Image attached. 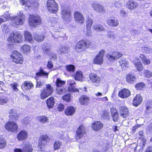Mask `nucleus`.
I'll return each mask as SVG.
<instances>
[{"label":"nucleus","mask_w":152,"mask_h":152,"mask_svg":"<svg viewBox=\"0 0 152 152\" xmlns=\"http://www.w3.org/2000/svg\"><path fill=\"white\" fill-rule=\"evenodd\" d=\"M29 24L32 27H36L41 23L40 17L38 15H30L28 19Z\"/></svg>","instance_id":"obj_1"},{"label":"nucleus","mask_w":152,"mask_h":152,"mask_svg":"<svg viewBox=\"0 0 152 152\" xmlns=\"http://www.w3.org/2000/svg\"><path fill=\"white\" fill-rule=\"evenodd\" d=\"M22 35L18 33L12 32L10 34L8 39V41L11 43L20 42L23 40Z\"/></svg>","instance_id":"obj_2"},{"label":"nucleus","mask_w":152,"mask_h":152,"mask_svg":"<svg viewBox=\"0 0 152 152\" xmlns=\"http://www.w3.org/2000/svg\"><path fill=\"white\" fill-rule=\"evenodd\" d=\"M91 43L88 40H81L77 42L75 47V49L78 51H82L88 48Z\"/></svg>","instance_id":"obj_3"},{"label":"nucleus","mask_w":152,"mask_h":152,"mask_svg":"<svg viewBox=\"0 0 152 152\" xmlns=\"http://www.w3.org/2000/svg\"><path fill=\"white\" fill-rule=\"evenodd\" d=\"M12 20L13 23L16 26L22 25L25 20V16L23 13L20 12L18 16H16L12 18Z\"/></svg>","instance_id":"obj_4"},{"label":"nucleus","mask_w":152,"mask_h":152,"mask_svg":"<svg viewBox=\"0 0 152 152\" xmlns=\"http://www.w3.org/2000/svg\"><path fill=\"white\" fill-rule=\"evenodd\" d=\"M47 7L50 13H55L58 9V5L54 0H48Z\"/></svg>","instance_id":"obj_5"},{"label":"nucleus","mask_w":152,"mask_h":152,"mask_svg":"<svg viewBox=\"0 0 152 152\" xmlns=\"http://www.w3.org/2000/svg\"><path fill=\"white\" fill-rule=\"evenodd\" d=\"M46 85V88L44 89L40 94V98L43 99L50 95L53 91V87L50 84Z\"/></svg>","instance_id":"obj_6"},{"label":"nucleus","mask_w":152,"mask_h":152,"mask_svg":"<svg viewBox=\"0 0 152 152\" xmlns=\"http://www.w3.org/2000/svg\"><path fill=\"white\" fill-rule=\"evenodd\" d=\"M11 58L13 62L17 64H21L23 61L22 56L16 50L13 51L11 55Z\"/></svg>","instance_id":"obj_7"},{"label":"nucleus","mask_w":152,"mask_h":152,"mask_svg":"<svg viewBox=\"0 0 152 152\" xmlns=\"http://www.w3.org/2000/svg\"><path fill=\"white\" fill-rule=\"evenodd\" d=\"M50 138L46 134L42 135L41 136L39 142L38 148L43 151L46 143L50 140Z\"/></svg>","instance_id":"obj_8"},{"label":"nucleus","mask_w":152,"mask_h":152,"mask_svg":"<svg viewBox=\"0 0 152 152\" xmlns=\"http://www.w3.org/2000/svg\"><path fill=\"white\" fill-rule=\"evenodd\" d=\"M5 128L9 132H14L17 131L18 125L13 121H9L5 125Z\"/></svg>","instance_id":"obj_9"},{"label":"nucleus","mask_w":152,"mask_h":152,"mask_svg":"<svg viewBox=\"0 0 152 152\" xmlns=\"http://www.w3.org/2000/svg\"><path fill=\"white\" fill-rule=\"evenodd\" d=\"M104 53V50H103L101 51L94 59V63L99 64H102L103 61V57Z\"/></svg>","instance_id":"obj_10"},{"label":"nucleus","mask_w":152,"mask_h":152,"mask_svg":"<svg viewBox=\"0 0 152 152\" xmlns=\"http://www.w3.org/2000/svg\"><path fill=\"white\" fill-rule=\"evenodd\" d=\"M92 6L93 9L98 13L103 14L105 11L104 7L96 2H94Z\"/></svg>","instance_id":"obj_11"},{"label":"nucleus","mask_w":152,"mask_h":152,"mask_svg":"<svg viewBox=\"0 0 152 152\" xmlns=\"http://www.w3.org/2000/svg\"><path fill=\"white\" fill-rule=\"evenodd\" d=\"M76 139L77 140H79L83 137L86 134L85 128L83 125L80 126L77 129L76 131Z\"/></svg>","instance_id":"obj_12"},{"label":"nucleus","mask_w":152,"mask_h":152,"mask_svg":"<svg viewBox=\"0 0 152 152\" xmlns=\"http://www.w3.org/2000/svg\"><path fill=\"white\" fill-rule=\"evenodd\" d=\"M67 83L69 85L68 90L70 93L79 92V90L75 88V85L76 84V83L74 80H69L67 81Z\"/></svg>","instance_id":"obj_13"},{"label":"nucleus","mask_w":152,"mask_h":152,"mask_svg":"<svg viewBox=\"0 0 152 152\" xmlns=\"http://www.w3.org/2000/svg\"><path fill=\"white\" fill-rule=\"evenodd\" d=\"M119 110L121 115L122 117L125 118L129 115V113L128 109L124 105L120 106Z\"/></svg>","instance_id":"obj_14"},{"label":"nucleus","mask_w":152,"mask_h":152,"mask_svg":"<svg viewBox=\"0 0 152 152\" xmlns=\"http://www.w3.org/2000/svg\"><path fill=\"white\" fill-rule=\"evenodd\" d=\"M62 17L65 20L68 19L70 17V10L68 8L62 7L61 8Z\"/></svg>","instance_id":"obj_15"},{"label":"nucleus","mask_w":152,"mask_h":152,"mask_svg":"<svg viewBox=\"0 0 152 152\" xmlns=\"http://www.w3.org/2000/svg\"><path fill=\"white\" fill-rule=\"evenodd\" d=\"M107 24L111 27L117 26L119 25L118 20L115 18H110L107 20Z\"/></svg>","instance_id":"obj_16"},{"label":"nucleus","mask_w":152,"mask_h":152,"mask_svg":"<svg viewBox=\"0 0 152 152\" xmlns=\"http://www.w3.org/2000/svg\"><path fill=\"white\" fill-rule=\"evenodd\" d=\"M90 78L91 81L94 83L95 85L97 86L99 85L101 80L99 77L96 74H91L90 75Z\"/></svg>","instance_id":"obj_17"},{"label":"nucleus","mask_w":152,"mask_h":152,"mask_svg":"<svg viewBox=\"0 0 152 152\" xmlns=\"http://www.w3.org/2000/svg\"><path fill=\"white\" fill-rule=\"evenodd\" d=\"M146 142V140L145 139H142L141 142L139 144H137L134 149V151L138 152H142L143 150Z\"/></svg>","instance_id":"obj_18"},{"label":"nucleus","mask_w":152,"mask_h":152,"mask_svg":"<svg viewBox=\"0 0 152 152\" xmlns=\"http://www.w3.org/2000/svg\"><path fill=\"white\" fill-rule=\"evenodd\" d=\"M69 50V48L66 46L61 45L58 47L56 51L58 54L62 55L67 53Z\"/></svg>","instance_id":"obj_19"},{"label":"nucleus","mask_w":152,"mask_h":152,"mask_svg":"<svg viewBox=\"0 0 152 152\" xmlns=\"http://www.w3.org/2000/svg\"><path fill=\"white\" fill-rule=\"evenodd\" d=\"M103 125L100 121L94 122L92 124V127L93 130L98 131L103 128Z\"/></svg>","instance_id":"obj_20"},{"label":"nucleus","mask_w":152,"mask_h":152,"mask_svg":"<svg viewBox=\"0 0 152 152\" xmlns=\"http://www.w3.org/2000/svg\"><path fill=\"white\" fill-rule=\"evenodd\" d=\"M23 152H32L33 147L31 144L28 142H24L22 145Z\"/></svg>","instance_id":"obj_21"},{"label":"nucleus","mask_w":152,"mask_h":152,"mask_svg":"<svg viewBox=\"0 0 152 152\" xmlns=\"http://www.w3.org/2000/svg\"><path fill=\"white\" fill-rule=\"evenodd\" d=\"M119 96L122 98L128 97L130 95V92L126 89H123L120 91L118 93Z\"/></svg>","instance_id":"obj_22"},{"label":"nucleus","mask_w":152,"mask_h":152,"mask_svg":"<svg viewBox=\"0 0 152 152\" xmlns=\"http://www.w3.org/2000/svg\"><path fill=\"white\" fill-rule=\"evenodd\" d=\"M142 100V96L139 94H137L134 99L133 104L135 106H137L141 103Z\"/></svg>","instance_id":"obj_23"},{"label":"nucleus","mask_w":152,"mask_h":152,"mask_svg":"<svg viewBox=\"0 0 152 152\" xmlns=\"http://www.w3.org/2000/svg\"><path fill=\"white\" fill-rule=\"evenodd\" d=\"M74 16L75 20L76 21L81 23L83 22L84 19L82 14L79 12H76L75 13Z\"/></svg>","instance_id":"obj_24"},{"label":"nucleus","mask_w":152,"mask_h":152,"mask_svg":"<svg viewBox=\"0 0 152 152\" xmlns=\"http://www.w3.org/2000/svg\"><path fill=\"white\" fill-rule=\"evenodd\" d=\"M34 39L38 42H41L44 40V36L43 34L36 32L33 34Z\"/></svg>","instance_id":"obj_25"},{"label":"nucleus","mask_w":152,"mask_h":152,"mask_svg":"<svg viewBox=\"0 0 152 152\" xmlns=\"http://www.w3.org/2000/svg\"><path fill=\"white\" fill-rule=\"evenodd\" d=\"M27 135V133L26 131L22 130L18 134L17 139L19 140H23L26 138Z\"/></svg>","instance_id":"obj_26"},{"label":"nucleus","mask_w":152,"mask_h":152,"mask_svg":"<svg viewBox=\"0 0 152 152\" xmlns=\"http://www.w3.org/2000/svg\"><path fill=\"white\" fill-rule=\"evenodd\" d=\"M111 115L113 120L114 122H116L118 119V115L117 111L114 108H112L111 109Z\"/></svg>","instance_id":"obj_27"},{"label":"nucleus","mask_w":152,"mask_h":152,"mask_svg":"<svg viewBox=\"0 0 152 152\" xmlns=\"http://www.w3.org/2000/svg\"><path fill=\"white\" fill-rule=\"evenodd\" d=\"M126 81L129 83L133 84L136 82V77L134 75L129 74L127 75Z\"/></svg>","instance_id":"obj_28"},{"label":"nucleus","mask_w":152,"mask_h":152,"mask_svg":"<svg viewBox=\"0 0 152 152\" xmlns=\"http://www.w3.org/2000/svg\"><path fill=\"white\" fill-rule=\"evenodd\" d=\"M33 86L34 85L32 83L26 81L21 86V88L23 90H28L31 89Z\"/></svg>","instance_id":"obj_29"},{"label":"nucleus","mask_w":152,"mask_h":152,"mask_svg":"<svg viewBox=\"0 0 152 152\" xmlns=\"http://www.w3.org/2000/svg\"><path fill=\"white\" fill-rule=\"evenodd\" d=\"M18 117V114L15 109H12L10 110L9 113V117L10 118L17 119Z\"/></svg>","instance_id":"obj_30"},{"label":"nucleus","mask_w":152,"mask_h":152,"mask_svg":"<svg viewBox=\"0 0 152 152\" xmlns=\"http://www.w3.org/2000/svg\"><path fill=\"white\" fill-rule=\"evenodd\" d=\"M119 63L122 68L124 70L126 69L128 67V62L124 58H121L119 60Z\"/></svg>","instance_id":"obj_31"},{"label":"nucleus","mask_w":152,"mask_h":152,"mask_svg":"<svg viewBox=\"0 0 152 152\" xmlns=\"http://www.w3.org/2000/svg\"><path fill=\"white\" fill-rule=\"evenodd\" d=\"M75 110L72 106H69L65 109V113L67 115H72L74 113Z\"/></svg>","instance_id":"obj_32"},{"label":"nucleus","mask_w":152,"mask_h":152,"mask_svg":"<svg viewBox=\"0 0 152 152\" xmlns=\"http://www.w3.org/2000/svg\"><path fill=\"white\" fill-rule=\"evenodd\" d=\"M138 6L137 3L133 1H129L127 4V6L130 10H133Z\"/></svg>","instance_id":"obj_33"},{"label":"nucleus","mask_w":152,"mask_h":152,"mask_svg":"<svg viewBox=\"0 0 152 152\" xmlns=\"http://www.w3.org/2000/svg\"><path fill=\"white\" fill-rule=\"evenodd\" d=\"M46 103L49 109L53 108L55 103L54 98L52 97L49 98L47 100Z\"/></svg>","instance_id":"obj_34"},{"label":"nucleus","mask_w":152,"mask_h":152,"mask_svg":"<svg viewBox=\"0 0 152 152\" xmlns=\"http://www.w3.org/2000/svg\"><path fill=\"white\" fill-rule=\"evenodd\" d=\"M24 37L26 40L30 42L33 41L32 37L31 34L28 31L25 32Z\"/></svg>","instance_id":"obj_35"},{"label":"nucleus","mask_w":152,"mask_h":152,"mask_svg":"<svg viewBox=\"0 0 152 152\" xmlns=\"http://www.w3.org/2000/svg\"><path fill=\"white\" fill-rule=\"evenodd\" d=\"M89 98L86 96H81L80 99V102L82 105L86 104L89 102Z\"/></svg>","instance_id":"obj_36"},{"label":"nucleus","mask_w":152,"mask_h":152,"mask_svg":"<svg viewBox=\"0 0 152 152\" xmlns=\"http://www.w3.org/2000/svg\"><path fill=\"white\" fill-rule=\"evenodd\" d=\"M72 76L75 78L76 80L83 81V74L82 72L80 71H77Z\"/></svg>","instance_id":"obj_37"},{"label":"nucleus","mask_w":152,"mask_h":152,"mask_svg":"<svg viewBox=\"0 0 152 152\" xmlns=\"http://www.w3.org/2000/svg\"><path fill=\"white\" fill-rule=\"evenodd\" d=\"M48 74L45 72L43 69L41 68L39 71L36 74V76L38 77L45 76L46 78H48Z\"/></svg>","instance_id":"obj_38"},{"label":"nucleus","mask_w":152,"mask_h":152,"mask_svg":"<svg viewBox=\"0 0 152 152\" xmlns=\"http://www.w3.org/2000/svg\"><path fill=\"white\" fill-rule=\"evenodd\" d=\"M37 120L41 123L44 124L48 122V118L46 116L42 115L37 117Z\"/></svg>","instance_id":"obj_39"},{"label":"nucleus","mask_w":152,"mask_h":152,"mask_svg":"<svg viewBox=\"0 0 152 152\" xmlns=\"http://www.w3.org/2000/svg\"><path fill=\"white\" fill-rule=\"evenodd\" d=\"M140 58L142 59L143 63L145 65H148L150 63V61L146 58L143 54H140Z\"/></svg>","instance_id":"obj_40"},{"label":"nucleus","mask_w":152,"mask_h":152,"mask_svg":"<svg viewBox=\"0 0 152 152\" xmlns=\"http://www.w3.org/2000/svg\"><path fill=\"white\" fill-rule=\"evenodd\" d=\"M66 68L67 71L70 73L74 72L75 70L74 66L71 64L66 65Z\"/></svg>","instance_id":"obj_41"},{"label":"nucleus","mask_w":152,"mask_h":152,"mask_svg":"<svg viewBox=\"0 0 152 152\" xmlns=\"http://www.w3.org/2000/svg\"><path fill=\"white\" fill-rule=\"evenodd\" d=\"M31 48L30 46L25 45L21 47L22 50L24 53H28L30 51Z\"/></svg>","instance_id":"obj_42"},{"label":"nucleus","mask_w":152,"mask_h":152,"mask_svg":"<svg viewBox=\"0 0 152 152\" xmlns=\"http://www.w3.org/2000/svg\"><path fill=\"white\" fill-rule=\"evenodd\" d=\"M101 117L102 118L104 119H110V115L109 113L107 110H104L102 112Z\"/></svg>","instance_id":"obj_43"},{"label":"nucleus","mask_w":152,"mask_h":152,"mask_svg":"<svg viewBox=\"0 0 152 152\" xmlns=\"http://www.w3.org/2000/svg\"><path fill=\"white\" fill-rule=\"evenodd\" d=\"M94 28L96 31H100L104 30L103 27L99 24H95L94 26Z\"/></svg>","instance_id":"obj_44"},{"label":"nucleus","mask_w":152,"mask_h":152,"mask_svg":"<svg viewBox=\"0 0 152 152\" xmlns=\"http://www.w3.org/2000/svg\"><path fill=\"white\" fill-rule=\"evenodd\" d=\"M93 23V20L90 18L88 17L86 20V28L90 29Z\"/></svg>","instance_id":"obj_45"},{"label":"nucleus","mask_w":152,"mask_h":152,"mask_svg":"<svg viewBox=\"0 0 152 152\" xmlns=\"http://www.w3.org/2000/svg\"><path fill=\"white\" fill-rule=\"evenodd\" d=\"M65 83V81H62L60 78H58L56 80V85L57 87H60L64 85Z\"/></svg>","instance_id":"obj_46"},{"label":"nucleus","mask_w":152,"mask_h":152,"mask_svg":"<svg viewBox=\"0 0 152 152\" xmlns=\"http://www.w3.org/2000/svg\"><path fill=\"white\" fill-rule=\"evenodd\" d=\"M8 101V99L6 96H0V104L4 105Z\"/></svg>","instance_id":"obj_47"},{"label":"nucleus","mask_w":152,"mask_h":152,"mask_svg":"<svg viewBox=\"0 0 152 152\" xmlns=\"http://www.w3.org/2000/svg\"><path fill=\"white\" fill-rule=\"evenodd\" d=\"M42 49L43 52L45 54H46V55H48L51 52L50 48L49 46H44L42 47Z\"/></svg>","instance_id":"obj_48"},{"label":"nucleus","mask_w":152,"mask_h":152,"mask_svg":"<svg viewBox=\"0 0 152 152\" xmlns=\"http://www.w3.org/2000/svg\"><path fill=\"white\" fill-rule=\"evenodd\" d=\"M145 86V85L144 83L140 82L137 83L135 87L137 90H140L144 88Z\"/></svg>","instance_id":"obj_49"},{"label":"nucleus","mask_w":152,"mask_h":152,"mask_svg":"<svg viewBox=\"0 0 152 152\" xmlns=\"http://www.w3.org/2000/svg\"><path fill=\"white\" fill-rule=\"evenodd\" d=\"M62 143L61 142L57 140L55 142L54 144V149L57 150L60 148V147Z\"/></svg>","instance_id":"obj_50"},{"label":"nucleus","mask_w":152,"mask_h":152,"mask_svg":"<svg viewBox=\"0 0 152 152\" xmlns=\"http://www.w3.org/2000/svg\"><path fill=\"white\" fill-rule=\"evenodd\" d=\"M1 29L2 31L4 32L7 33L10 31V29L8 28V26L4 24L1 25Z\"/></svg>","instance_id":"obj_51"},{"label":"nucleus","mask_w":152,"mask_h":152,"mask_svg":"<svg viewBox=\"0 0 152 152\" xmlns=\"http://www.w3.org/2000/svg\"><path fill=\"white\" fill-rule=\"evenodd\" d=\"M65 92L64 88L58 87L56 89V92L58 94H62Z\"/></svg>","instance_id":"obj_52"},{"label":"nucleus","mask_w":152,"mask_h":152,"mask_svg":"<svg viewBox=\"0 0 152 152\" xmlns=\"http://www.w3.org/2000/svg\"><path fill=\"white\" fill-rule=\"evenodd\" d=\"M107 36L109 37H112L113 39H114L116 37L115 34L111 31H108Z\"/></svg>","instance_id":"obj_53"},{"label":"nucleus","mask_w":152,"mask_h":152,"mask_svg":"<svg viewBox=\"0 0 152 152\" xmlns=\"http://www.w3.org/2000/svg\"><path fill=\"white\" fill-rule=\"evenodd\" d=\"M6 142L1 137H0V148H2L5 147Z\"/></svg>","instance_id":"obj_54"},{"label":"nucleus","mask_w":152,"mask_h":152,"mask_svg":"<svg viewBox=\"0 0 152 152\" xmlns=\"http://www.w3.org/2000/svg\"><path fill=\"white\" fill-rule=\"evenodd\" d=\"M113 55L114 56V57L115 60L118 59L122 56L121 53L117 52H113Z\"/></svg>","instance_id":"obj_55"},{"label":"nucleus","mask_w":152,"mask_h":152,"mask_svg":"<svg viewBox=\"0 0 152 152\" xmlns=\"http://www.w3.org/2000/svg\"><path fill=\"white\" fill-rule=\"evenodd\" d=\"M62 32L60 31H56L55 34H54L53 37L56 39H57L58 37H61L63 36Z\"/></svg>","instance_id":"obj_56"},{"label":"nucleus","mask_w":152,"mask_h":152,"mask_svg":"<svg viewBox=\"0 0 152 152\" xmlns=\"http://www.w3.org/2000/svg\"><path fill=\"white\" fill-rule=\"evenodd\" d=\"M11 88H12L13 90L16 92H17L18 90V88H17V87L18 86V84L16 83H13L10 84Z\"/></svg>","instance_id":"obj_57"},{"label":"nucleus","mask_w":152,"mask_h":152,"mask_svg":"<svg viewBox=\"0 0 152 152\" xmlns=\"http://www.w3.org/2000/svg\"><path fill=\"white\" fill-rule=\"evenodd\" d=\"M134 65L138 70L141 71L142 70L143 67L142 64L141 62H140L138 63H137V64Z\"/></svg>","instance_id":"obj_58"},{"label":"nucleus","mask_w":152,"mask_h":152,"mask_svg":"<svg viewBox=\"0 0 152 152\" xmlns=\"http://www.w3.org/2000/svg\"><path fill=\"white\" fill-rule=\"evenodd\" d=\"M10 17L8 14H5L3 15L2 18H0V21L1 22L7 21Z\"/></svg>","instance_id":"obj_59"},{"label":"nucleus","mask_w":152,"mask_h":152,"mask_svg":"<svg viewBox=\"0 0 152 152\" xmlns=\"http://www.w3.org/2000/svg\"><path fill=\"white\" fill-rule=\"evenodd\" d=\"M144 73L145 76L148 78L150 77L152 75L151 72L149 70H145Z\"/></svg>","instance_id":"obj_60"},{"label":"nucleus","mask_w":152,"mask_h":152,"mask_svg":"<svg viewBox=\"0 0 152 152\" xmlns=\"http://www.w3.org/2000/svg\"><path fill=\"white\" fill-rule=\"evenodd\" d=\"M62 99L67 102L70 101V94L66 95L62 97Z\"/></svg>","instance_id":"obj_61"},{"label":"nucleus","mask_w":152,"mask_h":152,"mask_svg":"<svg viewBox=\"0 0 152 152\" xmlns=\"http://www.w3.org/2000/svg\"><path fill=\"white\" fill-rule=\"evenodd\" d=\"M64 108V105L62 104H58L57 107V108L58 111H61L63 110Z\"/></svg>","instance_id":"obj_62"},{"label":"nucleus","mask_w":152,"mask_h":152,"mask_svg":"<svg viewBox=\"0 0 152 152\" xmlns=\"http://www.w3.org/2000/svg\"><path fill=\"white\" fill-rule=\"evenodd\" d=\"M131 61L134 64H137V63H138L140 62L139 59L137 57H134V58L131 60Z\"/></svg>","instance_id":"obj_63"},{"label":"nucleus","mask_w":152,"mask_h":152,"mask_svg":"<svg viewBox=\"0 0 152 152\" xmlns=\"http://www.w3.org/2000/svg\"><path fill=\"white\" fill-rule=\"evenodd\" d=\"M131 34L132 35H138L139 33V31L136 30L134 29H131L130 31Z\"/></svg>","instance_id":"obj_64"}]
</instances>
